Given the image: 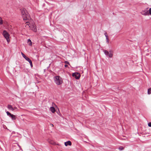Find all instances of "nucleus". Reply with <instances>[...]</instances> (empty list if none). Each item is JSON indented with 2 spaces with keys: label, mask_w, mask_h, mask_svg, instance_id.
Returning a JSON list of instances; mask_svg holds the SVG:
<instances>
[{
  "label": "nucleus",
  "mask_w": 151,
  "mask_h": 151,
  "mask_svg": "<svg viewBox=\"0 0 151 151\" xmlns=\"http://www.w3.org/2000/svg\"><path fill=\"white\" fill-rule=\"evenodd\" d=\"M21 10L22 16L23 19V20H27L29 18V15L27 10L24 8L21 9Z\"/></svg>",
  "instance_id": "f257e3e1"
},
{
  "label": "nucleus",
  "mask_w": 151,
  "mask_h": 151,
  "mask_svg": "<svg viewBox=\"0 0 151 151\" xmlns=\"http://www.w3.org/2000/svg\"><path fill=\"white\" fill-rule=\"evenodd\" d=\"M26 23H27L26 25H29L30 29L33 30L34 32H37V29L36 27L34 22H31V21H30V22H29L27 21L26 22Z\"/></svg>",
  "instance_id": "f03ea898"
},
{
  "label": "nucleus",
  "mask_w": 151,
  "mask_h": 151,
  "mask_svg": "<svg viewBox=\"0 0 151 151\" xmlns=\"http://www.w3.org/2000/svg\"><path fill=\"white\" fill-rule=\"evenodd\" d=\"M55 83L58 85H60L63 83L62 78L59 76H56L54 77Z\"/></svg>",
  "instance_id": "7ed1b4c3"
},
{
  "label": "nucleus",
  "mask_w": 151,
  "mask_h": 151,
  "mask_svg": "<svg viewBox=\"0 0 151 151\" xmlns=\"http://www.w3.org/2000/svg\"><path fill=\"white\" fill-rule=\"evenodd\" d=\"M3 35L4 37L6 39L8 42H10V39L9 38V33L6 30H4L3 32Z\"/></svg>",
  "instance_id": "20e7f679"
},
{
  "label": "nucleus",
  "mask_w": 151,
  "mask_h": 151,
  "mask_svg": "<svg viewBox=\"0 0 151 151\" xmlns=\"http://www.w3.org/2000/svg\"><path fill=\"white\" fill-rule=\"evenodd\" d=\"M110 53L106 50H104V52L105 55L109 56L110 58H112L113 56L112 52L111 51H110Z\"/></svg>",
  "instance_id": "39448f33"
},
{
  "label": "nucleus",
  "mask_w": 151,
  "mask_h": 151,
  "mask_svg": "<svg viewBox=\"0 0 151 151\" xmlns=\"http://www.w3.org/2000/svg\"><path fill=\"white\" fill-rule=\"evenodd\" d=\"M148 8H146L144 10H142L140 12L141 14L145 16L149 15L148 11L147 10Z\"/></svg>",
  "instance_id": "423d86ee"
},
{
  "label": "nucleus",
  "mask_w": 151,
  "mask_h": 151,
  "mask_svg": "<svg viewBox=\"0 0 151 151\" xmlns=\"http://www.w3.org/2000/svg\"><path fill=\"white\" fill-rule=\"evenodd\" d=\"M72 76H73L75 77V78L77 79H79L80 77V74L78 73H73L72 74Z\"/></svg>",
  "instance_id": "0eeeda50"
},
{
  "label": "nucleus",
  "mask_w": 151,
  "mask_h": 151,
  "mask_svg": "<svg viewBox=\"0 0 151 151\" xmlns=\"http://www.w3.org/2000/svg\"><path fill=\"white\" fill-rule=\"evenodd\" d=\"M23 57L27 61L29 62H30L31 60L29 58L27 57L22 52L21 53Z\"/></svg>",
  "instance_id": "6e6552de"
},
{
  "label": "nucleus",
  "mask_w": 151,
  "mask_h": 151,
  "mask_svg": "<svg viewBox=\"0 0 151 151\" xmlns=\"http://www.w3.org/2000/svg\"><path fill=\"white\" fill-rule=\"evenodd\" d=\"M71 142L70 141H68L65 142V145L66 146H67L68 145H71Z\"/></svg>",
  "instance_id": "1a4fd4ad"
},
{
  "label": "nucleus",
  "mask_w": 151,
  "mask_h": 151,
  "mask_svg": "<svg viewBox=\"0 0 151 151\" xmlns=\"http://www.w3.org/2000/svg\"><path fill=\"white\" fill-rule=\"evenodd\" d=\"M50 110L53 113H54L55 111V108L52 106L50 107Z\"/></svg>",
  "instance_id": "9d476101"
},
{
  "label": "nucleus",
  "mask_w": 151,
  "mask_h": 151,
  "mask_svg": "<svg viewBox=\"0 0 151 151\" xmlns=\"http://www.w3.org/2000/svg\"><path fill=\"white\" fill-rule=\"evenodd\" d=\"M9 116L11 117L12 119L13 120H15L16 119V117L13 114H11Z\"/></svg>",
  "instance_id": "9b49d317"
},
{
  "label": "nucleus",
  "mask_w": 151,
  "mask_h": 151,
  "mask_svg": "<svg viewBox=\"0 0 151 151\" xmlns=\"http://www.w3.org/2000/svg\"><path fill=\"white\" fill-rule=\"evenodd\" d=\"M7 108L9 109H10L13 111V107L11 105L9 104L8 105Z\"/></svg>",
  "instance_id": "f8f14e48"
},
{
  "label": "nucleus",
  "mask_w": 151,
  "mask_h": 151,
  "mask_svg": "<svg viewBox=\"0 0 151 151\" xmlns=\"http://www.w3.org/2000/svg\"><path fill=\"white\" fill-rule=\"evenodd\" d=\"M147 93L148 94H151V88H150L148 89Z\"/></svg>",
  "instance_id": "ddd939ff"
},
{
  "label": "nucleus",
  "mask_w": 151,
  "mask_h": 151,
  "mask_svg": "<svg viewBox=\"0 0 151 151\" xmlns=\"http://www.w3.org/2000/svg\"><path fill=\"white\" fill-rule=\"evenodd\" d=\"M28 43L29 42V45H32V42L31 41V40H30L29 39L28 40Z\"/></svg>",
  "instance_id": "4468645a"
},
{
  "label": "nucleus",
  "mask_w": 151,
  "mask_h": 151,
  "mask_svg": "<svg viewBox=\"0 0 151 151\" xmlns=\"http://www.w3.org/2000/svg\"><path fill=\"white\" fill-rule=\"evenodd\" d=\"M3 24V20L1 17H0V25Z\"/></svg>",
  "instance_id": "2eb2a0df"
},
{
  "label": "nucleus",
  "mask_w": 151,
  "mask_h": 151,
  "mask_svg": "<svg viewBox=\"0 0 151 151\" xmlns=\"http://www.w3.org/2000/svg\"><path fill=\"white\" fill-rule=\"evenodd\" d=\"M124 147H122V146H120V147H119V149L120 150H122L124 149Z\"/></svg>",
  "instance_id": "dca6fc26"
},
{
  "label": "nucleus",
  "mask_w": 151,
  "mask_h": 151,
  "mask_svg": "<svg viewBox=\"0 0 151 151\" xmlns=\"http://www.w3.org/2000/svg\"><path fill=\"white\" fill-rule=\"evenodd\" d=\"M29 63H30V66H31V67H33V65H32V61H30V62H29Z\"/></svg>",
  "instance_id": "f3484780"
},
{
  "label": "nucleus",
  "mask_w": 151,
  "mask_h": 151,
  "mask_svg": "<svg viewBox=\"0 0 151 151\" xmlns=\"http://www.w3.org/2000/svg\"><path fill=\"white\" fill-rule=\"evenodd\" d=\"M148 11L149 13V15H151V8H150Z\"/></svg>",
  "instance_id": "a211bd4d"
},
{
  "label": "nucleus",
  "mask_w": 151,
  "mask_h": 151,
  "mask_svg": "<svg viewBox=\"0 0 151 151\" xmlns=\"http://www.w3.org/2000/svg\"><path fill=\"white\" fill-rule=\"evenodd\" d=\"M6 113L7 115L9 116L11 114L8 111L6 112Z\"/></svg>",
  "instance_id": "6ab92c4d"
},
{
  "label": "nucleus",
  "mask_w": 151,
  "mask_h": 151,
  "mask_svg": "<svg viewBox=\"0 0 151 151\" xmlns=\"http://www.w3.org/2000/svg\"><path fill=\"white\" fill-rule=\"evenodd\" d=\"M64 63L66 64L69 65V63L67 61H65Z\"/></svg>",
  "instance_id": "aec40b11"
},
{
  "label": "nucleus",
  "mask_w": 151,
  "mask_h": 151,
  "mask_svg": "<svg viewBox=\"0 0 151 151\" xmlns=\"http://www.w3.org/2000/svg\"><path fill=\"white\" fill-rule=\"evenodd\" d=\"M148 124L149 127H151V122L149 123Z\"/></svg>",
  "instance_id": "412c9836"
},
{
  "label": "nucleus",
  "mask_w": 151,
  "mask_h": 151,
  "mask_svg": "<svg viewBox=\"0 0 151 151\" xmlns=\"http://www.w3.org/2000/svg\"><path fill=\"white\" fill-rule=\"evenodd\" d=\"M106 42L107 43H109V38H106Z\"/></svg>",
  "instance_id": "4be33fe9"
},
{
  "label": "nucleus",
  "mask_w": 151,
  "mask_h": 151,
  "mask_svg": "<svg viewBox=\"0 0 151 151\" xmlns=\"http://www.w3.org/2000/svg\"><path fill=\"white\" fill-rule=\"evenodd\" d=\"M13 111H14V110H17V107H14V108H13Z\"/></svg>",
  "instance_id": "5701e85b"
},
{
  "label": "nucleus",
  "mask_w": 151,
  "mask_h": 151,
  "mask_svg": "<svg viewBox=\"0 0 151 151\" xmlns=\"http://www.w3.org/2000/svg\"><path fill=\"white\" fill-rule=\"evenodd\" d=\"M105 37H106V39L109 38H108V35H106Z\"/></svg>",
  "instance_id": "b1692460"
},
{
  "label": "nucleus",
  "mask_w": 151,
  "mask_h": 151,
  "mask_svg": "<svg viewBox=\"0 0 151 151\" xmlns=\"http://www.w3.org/2000/svg\"><path fill=\"white\" fill-rule=\"evenodd\" d=\"M104 35H105V36H106V35H107V33H106V32H105V33H104Z\"/></svg>",
  "instance_id": "393cba45"
},
{
  "label": "nucleus",
  "mask_w": 151,
  "mask_h": 151,
  "mask_svg": "<svg viewBox=\"0 0 151 151\" xmlns=\"http://www.w3.org/2000/svg\"><path fill=\"white\" fill-rule=\"evenodd\" d=\"M50 125L52 127H53V125L52 124H50Z\"/></svg>",
  "instance_id": "a878e982"
},
{
  "label": "nucleus",
  "mask_w": 151,
  "mask_h": 151,
  "mask_svg": "<svg viewBox=\"0 0 151 151\" xmlns=\"http://www.w3.org/2000/svg\"><path fill=\"white\" fill-rule=\"evenodd\" d=\"M65 67H68V65H65Z\"/></svg>",
  "instance_id": "bb28decb"
}]
</instances>
